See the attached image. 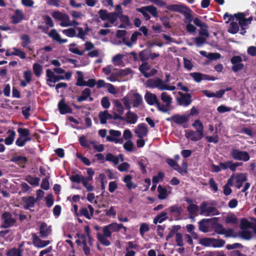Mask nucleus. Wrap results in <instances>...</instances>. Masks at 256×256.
<instances>
[{
    "label": "nucleus",
    "instance_id": "f257e3e1",
    "mask_svg": "<svg viewBox=\"0 0 256 256\" xmlns=\"http://www.w3.org/2000/svg\"><path fill=\"white\" fill-rule=\"evenodd\" d=\"M52 16L55 20L60 21V24L62 27H68L79 24L75 20L70 21V16L66 13H62L58 11L54 12L52 14Z\"/></svg>",
    "mask_w": 256,
    "mask_h": 256
},
{
    "label": "nucleus",
    "instance_id": "f03ea898",
    "mask_svg": "<svg viewBox=\"0 0 256 256\" xmlns=\"http://www.w3.org/2000/svg\"><path fill=\"white\" fill-rule=\"evenodd\" d=\"M72 76V74L70 72L65 73L64 76H57L54 74V72L50 69L46 70V83L50 87L54 86V83L61 80H69Z\"/></svg>",
    "mask_w": 256,
    "mask_h": 256
},
{
    "label": "nucleus",
    "instance_id": "7ed1b4c3",
    "mask_svg": "<svg viewBox=\"0 0 256 256\" xmlns=\"http://www.w3.org/2000/svg\"><path fill=\"white\" fill-rule=\"evenodd\" d=\"M236 15L237 14L232 15L227 12L224 15V20H226L228 18V20L226 21V23L231 22L228 29V32L232 34L238 32L239 30V26H240L239 24V16Z\"/></svg>",
    "mask_w": 256,
    "mask_h": 256
},
{
    "label": "nucleus",
    "instance_id": "20e7f679",
    "mask_svg": "<svg viewBox=\"0 0 256 256\" xmlns=\"http://www.w3.org/2000/svg\"><path fill=\"white\" fill-rule=\"evenodd\" d=\"M137 11L142 13L146 20H148L150 18L148 12L155 18L158 17L157 9L153 6H142L137 8Z\"/></svg>",
    "mask_w": 256,
    "mask_h": 256
},
{
    "label": "nucleus",
    "instance_id": "39448f33",
    "mask_svg": "<svg viewBox=\"0 0 256 256\" xmlns=\"http://www.w3.org/2000/svg\"><path fill=\"white\" fill-rule=\"evenodd\" d=\"M230 154L234 159L244 162L248 161L250 158L246 152L242 151L236 148H232L230 152Z\"/></svg>",
    "mask_w": 256,
    "mask_h": 256
},
{
    "label": "nucleus",
    "instance_id": "423d86ee",
    "mask_svg": "<svg viewBox=\"0 0 256 256\" xmlns=\"http://www.w3.org/2000/svg\"><path fill=\"white\" fill-rule=\"evenodd\" d=\"M116 118L120 120L126 121L129 124H135L138 121V116L137 114L130 110L124 116L119 114L116 116Z\"/></svg>",
    "mask_w": 256,
    "mask_h": 256
},
{
    "label": "nucleus",
    "instance_id": "0eeeda50",
    "mask_svg": "<svg viewBox=\"0 0 256 256\" xmlns=\"http://www.w3.org/2000/svg\"><path fill=\"white\" fill-rule=\"evenodd\" d=\"M200 214L206 216L218 215L219 214L215 208L209 206L206 202L202 203L200 206Z\"/></svg>",
    "mask_w": 256,
    "mask_h": 256
},
{
    "label": "nucleus",
    "instance_id": "6e6552de",
    "mask_svg": "<svg viewBox=\"0 0 256 256\" xmlns=\"http://www.w3.org/2000/svg\"><path fill=\"white\" fill-rule=\"evenodd\" d=\"M189 119L190 115L176 114L166 118V120L178 124H182L186 122Z\"/></svg>",
    "mask_w": 256,
    "mask_h": 256
},
{
    "label": "nucleus",
    "instance_id": "1a4fd4ad",
    "mask_svg": "<svg viewBox=\"0 0 256 256\" xmlns=\"http://www.w3.org/2000/svg\"><path fill=\"white\" fill-rule=\"evenodd\" d=\"M178 94L180 96L177 98V102L179 105L188 106L191 104L192 100L190 94H183L181 92H178Z\"/></svg>",
    "mask_w": 256,
    "mask_h": 256
},
{
    "label": "nucleus",
    "instance_id": "9d476101",
    "mask_svg": "<svg viewBox=\"0 0 256 256\" xmlns=\"http://www.w3.org/2000/svg\"><path fill=\"white\" fill-rule=\"evenodd\" d=\"M184 132L185 137L187 139L194 142L200 140L204 136V134H200L198 132L192 130H186Z\"/></svg>",
    "mask_w": 256,
    "mask_h": 256
},
{
    "label": "nucleus",
    "instance_id": "9b49d317",
    "mask_svg": "<svg viewBox=\"0 0 256 256\" xmlns=\"http://www.w3.org/2000/svg\"><path fill=\"white\" fill-rule=\"evenodd\" d=\"M113 104L114 118L117 120L118 118H116V116L119 114L122 116L124 112V108L121 102L118 100H114L113 102Z\"/></svg>",
    "mask_w": 256,
    "mask_h": 256
},
{
    "label": "nucleus",
    "instance_id": "f8f14e48",
    "mask_svg": "<svg viewBox=\"0 0 256 256\" xmlns=\"http://www.w3.org/2000/svg\"><path fill=\"white\" fill-rule=\"evenodd\" d=\"M134 133L139 138H143L148 134V128L144 124H140L134 129Z\"/></svg>",
    "mask_w": 256,
    "mask_h": 256
},
{
    "label": "nucleus",
    "instance_id": "ddd939ff",
    "mask_svg": "<svg viewBox=\"0 0 256 256\" xmlns=\"http://www.w3.org/2000/svg\"><path fill=\"white\" fill-rule=\"evenodd\" d=\"M6 55V56H16L20 57L21 59H24L26 58V54L24 52L16 48L8 49Z\"/></svg>",
    "mask_w": 256,
    "mask_h": 256
},
{
    "label": "nucleus",
    "instance_id": "4468645a",
    "mask_svg": "<svg viewBox=\"0 0 256 256\" xmlns=\"http://www.w3.org/2000/svg\"><path fill=\"white\" fill-rule=\"evenodd\" d=\"M110 136H106V140L108 142L118 143V138L120 136L122 133L119 130H109Z\"/></svg>",
    "mask_w": 256,
    "mask_h": 256
},
{
    "label": "nucleus",
    "instance_id": "2eb2a0df",
    "mask_svg": "<svg viewBox=\"0 0 256 256\" xmlns=\"http://www.w3.org/2000/svg\"><path fill=\"white\" fill-rule=\"evenodd\" d=\"M236 16H239V24L242 30H244V27L250 24L252 20V17L246 18L245 16L243 13H238Z\"/></svg>",
    "mask_w": 256,
    "mask_h": 256
},
{
    "label": "nucleus",
    "instance_id": "dca6fc26",
    "mask_svg": "<svg viewBox=\"0 0 256 256\" xmlns=\"http://www.w3.org/2000/svg\"><path fill=\"white\" fill-rule=\"evenodd\" d=\"M90 94L91 90L88 88H86L82 91L81 96L78 98V101L82 102L88 99L89 101L92 102L93 98L90 96Z\"/></svg>",
    "mask_w": 256,
    "mask_h": 256
},
{
    "label": "nucleus",
    "instance_id": "f3484780",
    "mask_svg": "<svg viewBox=\"0 0 256 256\" xmlns=\"http://www.w3.org/2000/svg\"><path fill=\"white\" fill-rule=\"evenodd\" d=\"M132 96V102L134 107H138L142 102V96L137 92H130Z\"/></svg>",
    "mask_w": 256,
    "mask_h": 256
},
{
    "label": "nucleus",
    "instance_id": "a211bd4d",
    "mask_svg": "<svg viewBox=\"0 0 256 256\" xmlns=\"http://www.w3.org/2000/svg\"><path fill=\"white\" fill-rule=\"evenodd\" d=\"M172 191V188L169 187L168 188V190L162 186L160 185H159L158 188V198L160 200H164L166 199L169 194H170Z\"/></svg>",
    "mask_w": 256,
    "mask_h": 256
},
{
    "label": "nucleus",
    "instance_id": "6ab92c4d",
    "mask_svg": "<svg viewBox=\"0 0 256 256\" xmlns=\"http://www.w3.org/2000/svg\"><path fill=\"white\" fill-rule=\"evenodd\" d=\"M200 244L206 246L221 248L224 244V241H200Z\"/></svg>",
    "mask_w": 256,
    "mask_h": 256
},
{
    "label": "nucleus",
    "instance_id": "aec40b11",
    "mask_svg": "<svg viewBox=\"0 0 256 256\" xmlns=\"http://www.w3.org/2000/svg\"><path fill=\"white\" fill-rule=\"evenodd\" d=\"M157 88L160 90H167L172 91L175 90L176 88L174 86H169L164 80L158 78Z\"/></svg>",
    "mask_w": 256,
    "mask_h": 256
},
{
    "label": "nucleus",
    "instance_id": "412c9836",
    "mask_svg": "<svg viewBox=\"0 0 256 256\" xmlns=\"http://www.w3.org/2000/svg\"><path fill=\"white\" fill-rule=\"evenodd\" d=\"M144 98L147 103L150 105L156 104L158 102L156 95L150 92H146Z\"/></svg>",
    "mask_w": 256,
    "mask_h": 256
},
{
    "label": "nucleus",
    "instance_id": "4be33fe9",
    "mask_svg": "<svg viewBox=\"0 0 256 256\" xmlns=\"http://www.w3.org/2000/svg\"><path fill=\"white\" fill-rule=\"evenodd\" d=\"M2 220H4L3 226L5 228L12 226L14 222V220L12 218L10 214L8 212H5L3 214Z\"/></svg>",
    "mask_w": 256,
    "mask_h": 256
},
{
    "label": "nucleus",
    "instance_id": "5701e85b",
    "mask_svg": "<svg viewBox=\"0 0 256 256\" xmlns=\"http://www.w3.org/2000/svg\"><path fill=\"white\" fill-rule=\"evenodd\" d=\"M122 156L121 154H120L119 156H118L113 155L111 153H108L106 156V160L112 162L115 165L118 164L120 162H122Z\"/></svg>",
    "mask_w": 256,
    "mask_h": 256
},
{
    "label": "nucleus",
    "instance_id": "b1692460",
    "mask_svg": "<svg viewBox=\"0 0 256 256\" xmlns=\"http://www.w3.org/2000/svg\"><path fill=\"white\" fill-rule=\"evenodd\" d=\"M12 22L18 24L24 18V14L22 10H16L14 14L12 16Z\"/></svg>",
    "mask_w": 256,
    "mask_h": 256
},
{
    "label": "nucleus",
    "instance_id": "393cba45",
    "mask_svg": "<svg viewBox=\"0 0 256 256\" xmlns=\"http://www.w3.org/2000/svg\"><path fill=\"white\" fill-rule=\"evenodd\" d=\"M210 219H203L199 222V229L200 231L206 232L210 228Z\"/></svg>",
    "mask_w": 256,
    "mask_h": 256
},
{
    "label": "nucleus",
    "instance_id": "a878e982",
    "mask_svg": "<svg viewBox=\"0 0 256 256\" xmlns=\"http://www.w3.org/2000/svg\"><path fill=\"white\" fill-rule=\"evenodd\" d=\"M166 8L170 11L176 12L180 13L184 12L186 9V8L184 6L178 4L167 6H166Z\"/></svg>",
    "mask_w": 256,
    "mask_h": 256
},
{
    "label": "nucleus",
    "instance_id": "bb28decb",
    "mask_svg": "<svg viewBox=\"0 0 256 256\" xmlns=\"http://www.w3.org/2000/svg\"><path fill=\"white\" fill-rule=\"evenodd\" d=\"M22 200L25 204L24 207L26 209H30L31 208H33L36 202L34 198L32 196L24 197Z\"/></svg>",
    "mask_w": 256,
    "mask_h": 256
},
{
    "label": "nucleus",
    "instance_id": "cd10ccee",
    "mask_svg": "<svg viewBox=\"0 0 256 256\" xmlns=\"http://www.w3.org/2000/svg\"><path fill=\"white\" fill-rule=\"evenodd\" d=\"M141 33L138 32H136L133 33L130 37V40H124V44L128 47H132L134 44L136 43L138 37L141 36Z\"/></svg>",
    "mask_w": 256,
    "mask_h": 256
},
{
    "label": "nucleus",
    "instance_id": "c85d7f7f",
    "mask_svg": "<svg viewBox=\"0 0 256 256\" xmlns=\"http://www.w3.org/2000/svg\"><path fill=\"white\" fill-rule=\"evenodd\" d=\"M58 107L61 114H64L72 112L70 108L64 102L63 100L58 103Z\"/></svg>",
    "mask_w": 256,
    "mask_h": 256
},
{
    "label": "nucleus",
    "instance_id": "c756f323",
    "mask_svg": "<svg viewBox=\"0 0 256 256\" xmlns=\"http://www.w3.org/2000/svg\"><path fill=\"white\" fill-rule=\"evenodd\" d=\"M233 176H234V178L237 184L236 186L238 188H240L242 183L246 180V174H237Z\"/></svg>",
    "mask_w": 256,
    "mask_h": 256
},
{
    "label": "nucleus",
    "instance_id": "7c9ffc66",
    "mask_svg": "<svg viewBox=\"0 0 256 256\" xmlns=\"http://www.w3.org/2000/svg\"><path fill=\"white\" fill-rule=\"evenodd\" d=\"M218 233L223 234L226 238L234 237V232L232 229L225 230L220 224L218 225Z\"/></svg>",
    "mask_w": 256,
    "mask_h": 256
},
{
    "label": "nucleus",
    "instance_id": "2f4dec72",
    "mask_svg": "<svg viewBox=\"0 0 256 256\" xmlns=\"http://www.w3.org/2000/svg\"><path fill=\"white\" fill-rule=\"evenodd\" d=\"M123 181L128 189L135 188L136 187V184L132 182V176L130 174L126 176L123 178Z\"/></svg>",
    "mask_w": 256,
    "mask_h": 256
},
{
    "label": "nucleus",
    "instance_id": "473e14b6",
    "mask_svg": "<svg viewBox=\"0 0 256 256\" xmlns=\"http://www.w3.org/2000/svg\"><path fill=\"white\" fill-rule=\"evenodd\" d=\"M68 50L71 52L78 56H82L84 53V50H80L76 44H70L68 46Z\"/></svg>",
    "mask_w": 256,
    "mask_h": 256
},
{
    "label": "nucleus",
    "instance_id": "72a5a7b5",
    "mask_svg": "<svg viewBox=\"0 0 256 256\" xmlns=\"http://www.w3.org/2000/svg\"><path fill=\"white\" fill-rule=\"evenodd\" d=\"M161 100L168 106H170L172 102V98L166 92H162L160 95Z\"/></svg>",
    "mask_w": 256,
    "mask_h": 256
},
{
    "label": "nucleus",
    "instance_id": "f704fd0d",
    "mask_svg": "<svg viewBox=\"0 0 256 256\" xmlns=\"http://www.w3.org/2000/svg\"><path fill=\"white\" fill-rule=\"evenodd\" d=\"M49 36L59 43L62 44L65 43L67 42L66 39L61 38L60 34L57 32L55 30H52L50 32Z\"/></svg>",
    "mask_w": 256,
    "mask_h": 256
},
{
    "label": "nucleus",
    "instance_id": "c9c22d12",
    "mask_svg": "<svg viewBox=\"0 0 256 256\" xmlns=\"http://www.w3.org/2000/svg\"><path fill=\"white\" fill-rule=\"evenodd\" d=\"M190 204L188 207V210L189 213L190 218H193L194 215L198 210V207L196 204H194L191 202L188 201Z\"/></svg>",
    "mask_w": 256,
    "mask_h": 256
},
{
    "label": "nucleus",
    "instance_id": "e433bc0d",
    "mask_svg": "<svg viewBox=\"0 0 256 256\" xmlns=\"http://www.w3.org/2000/svg\"><path fill=\"white\" fill-rule=\"evenodd\" d=\"M7 134H8V136L4 140V142L6 145H10L14 141L16 133L12 130H8L7 132Z\"/></svg>",
    "mask_w": 256,
    "mask_h": 256
},
{
    "label": "nucleus",
    "instance_id": "4c0bfd02",
    "mask_svg": "<svg viewBox=\"0 0 256 256\" xmlns=\"http://www.w3.org/2000/svg\"><path fill=\"white\" fill-rule=\"evenodd\" d=\"M76 242L83 249L86 254H90V250L88 246L91 245V241H76Z\"/></svg>",
    "mask_w": 256,
    "mask_h": 256
},
{
    "label": "nucleus",
    "instance_id": "58836bf2",
    "mask_svg": "<svg viewBox=\"0 0 256 256\" xmlns=\"http://www.w3.org/2000/svg\"><path fill=\"white\" fill-rule=\"evenodd\" d=\"M132 96H130V92L122 99V102L126 108L128 110L131 108V104H132Z\"/></svg>",
    "mask_w": 256,
    "mask_h": 256
},
{
    "label": "nucleus",
    "instance_id": "ea45409f",
    "mask_svg": "<svg viewBox=\"0 0 256 256\" xmlns=\"http://www.w3.org/2000/svg\"><path fill=\"white\" fill-rule=\"evenodd\" d=\"M124 56L122 54H118L112 58V62L116 66H121L123 64L122 59Z\"/></svg>",
    "mask_w": 256,
    "mask_h": 256
},
{
    "label": "nucleus",
    "instance_id": "a19ab883",
    "mask_svg": "<svg viewBox=\"0 0 256 256\" xmlns=\"http://www.w3.org/2000/svg\"><path fill=\"white\" fill-rule=\"evenodd\" d=\"M98 116L100 123L102 124H106L107 120L112 118L111 114H110L107 110L100 112Z\"/></svg>",
    "mask_w": 256,
    "mask_h": 256
},
{
    "label": "nucleus",
    "instance_id": "79ce46f5",
    "mask_svg": "<svg viewBox=\"0 0 256 256\" xmlns=\"http://www.w3.org/2000/svg\"><path fill=\"white\" fill-rule=\"evenodd\" d=\"M108 226L112 232H118L122 228H123L125 232L126 230V228L122 224H118L116 222H113Z\"/></svg>",
    "mask_w": 256,
    "mask_h": 256
},
{
    "label": "nucleus",
    "instance_id": "37998d69",
    "mask_svg": "<svg viewBox=\"0 0 256 256\" xmlns=\"http://www.w3.org/2000/svg\"><path fill=\"white\" fill-rule=\"evenodd\" d=\"M192 126L196 129V131L200 134H204V127L203 124L199 120H196L192 124Z\"/></svg>",
    "mask_w": 256,
    "mask_h": 256
},
{
    "label": "nucleus",
    "instance_id": "c03bdc74",
    "mask_svg": "<svg viewBox=\"0 0 256 256\" xmlns=\"http://www.w3.org/2000/svg\"><path fill=\"white\" fill-rule=\"evenodd\" d=\"M50 232V228L46 224L42 223L40 226V233L43 238L47 236Z\"/></svg>",
    "mask_w": 256,
    "mask_h": 256
},
{
    "label": "nucleus",
    "instance_id": "a18cd8bd",
    "mask_svg": "<svg viewBox=\"0 0 256 256\" xmlns=\"http://www.w3.org/2000/svg\"><path fill=\"white\" fill-rule=\"evenodd\" d=\"M190 76L197 82H199L203 80L208 79L206 75L202 74L199 72H192L190 74Z\"/></svg>",
    "mask_w": 256,
    "mask_h": 256
},
{
    "label": "nucleus",
    "instance_id": "49530a36",
    "mask_svg": "<svg viewBox=\"0 0 256 256\" xmlns=\"http://www.w3.org/2000/svg\"><path fill=\"white\" fill-rule=\"evenodd\" d=\"M150 68V66L148 63L144 62L140 66L139 70L143 74L146 78H148L150 76L148 72H147Z\"/></svg>",
    "mask_w": 256,
    "mask_h": 256
},
{
    "label": "nucleus",
    "instance_id": "de8ad7c7",
    "mask_svg": "<svg viewBox=\"0 0 256 256\" xmlns=\"http://www.w3.org/2000/svg\"><path fill=\"white\" fill-rule=\"evenodd\" d=\"M168 218L167 213L166 212H162L158 214L154 220V223L156 224L158 223H162Z\"/></svg>",
    "mask_w": 256,
    "mask_h": 256
},
{
    "label": "nucleus",
    "instance_id": "09e8293b",
    "mask_svg": "<svg viewBox=\"0 0 256 256\" xmlns=\"http://www.w3.org/2000/svg\"><path fill=\"white\" fill-rule=\"evenodd\" d=\"M31 140V138H26L24 137L20 136L16 141V144L20 147L24 146L26 143Z\"/></svg>",
    "mask_w": 256,
    "mask_h": 256
},
{
    "label": "nucleus",
    "instance_id": "8fccbe9b",
    "mask_svg": "<svg viewBox=\"0 0 256 256\" xmlns=\"http://www.w3.org/2000/svg\"><path fill=\"white\" fill-rule=\"evenodd\" d=\"M226 222L228 224H236L238 222V220L233 214H228L226 218Z\"/></svg>",
    "mask_w": 256,
    "mask_h": 256
},
{
    "label": "nucleus",
    "instance_id": "3c124183",
    "mask_svg": "<svg viewBox=\"0 0 256 256\" xmlns=\"http://www.w3.org/2000/svg\"><path fill=\"white\" fill-rule=\"evenodd\" d=\"M158 78H150L146 82L147 86L151 88H158Z\"/></svg>",
    "mask_w": 256,
    "mask_h": 256
},
{
    "label": "nucleus",
    "instance_id": "603ef678",
    "mask_svg": "<svg viewBox=\"0 0 256 256\" xmlns=\"http://www.w3.org/2000/svg\"><path fill=\"white\" fill-rule=\"evenodd\" d=\"M76 73L78 76L76 84L78 86H85L86 81L84 80V75L82 72L78 71Z\"/></svg>",
    "mask_w": 256,
    "mask_h": 256
},
{
    "label": "nucleus",
    "instance_id": "864d4df0",
    "mask_svg": "<svg viewBox=\"0 0 256 256\" xmlns=\"http://www.w3.org/2000/svg\"><path fill=\"white\" fill-rule=\"evenodd\" d=\"M90 180H91L88 179V178L84 176L81 182L84 186L89 192H91L94 190V186L92 184H88V182Z\"/></svg>",
    "mask_w": 256,
    "mask_h": 256
},
{
    "label": "nucleus",
    "instance_id": "5fc2aeb1",
    "mask_svg": "<svg viewBox=\"0 0 256 256\" xmlns=\"http://www.w3.org/2000/svg\"><path fill=\"white\" fill-rule=\"evenodd\" d=\"M32 68L36 76H39L41 75L42 73V66L41 65L38 63H35L34 64Z\"/></svg>",
    "mask_w": 256,
    "mask_h": 256
},
{
    "label": "nucleus",
    "instance_id": "6e6d98bb",
    "mask_svg": "<svg viewBox=\"0 0 256 256\" xmlns=\"http://www.w3.org/2000/svg\"><path fill=\"white\" fill-rule=\"evenodd\" d=\"M76 36L81 38L82 40L84 39V36L86 34V32L83 30L82 28L78 27L76 28Z\"/></svg>",
    "mask_w": 256,
    "mask_h": 256
},
{
    "label": "nucleus",
    "instance_id": "4d7b16f0",
    "mask_svg": "<svg viewBox=\"0 0 256 256\" xmlns=\"http://www.w3.org/2000/svg\"><path fill=\"white\" fill-rule=\"evenodd\" d=\"M79 142L80 145L84 147L90 148L91 146L90 142L88 141L84 136L79 138Z\"/></svg>",
    "mask_w": 256,
    "mask_h": 256
},
{
    "label": "nucleus",
    "instance_id": "13d9d810",
    "mask_svg": "<svg viewBox=\"0 0 256 256\" xmlns=\"http://www.w3.org/2000/svg\"><path fill=\"white\" fill-rule=\"evenodd\" d=\"M18 132L20 136L30 138V131L28 129L20 128H18Z\"/></svg>",
    "mask_w": 256,
    "mask_h": 256
},
{
    "label": "nucleus",
    "instance_id": "bf43d9fd",
    "mask_svg": "<svg viewBox=\"0 0 256 256\" xmlns=\"http://www.w3.org/2000/svg\"><path fill=\"white\" fill-rule=\"evenodd\" d=\"M23 77L24 80L30 83L32 81V74L30 70H25L23 72Z\"/></svg>",
    "mask_w": 256,
    "mask_h": 256
},
{
    "label": "nucleus",
    "instance_id": "052dcab7",
    "mask_svg": "<svg viewBox=\"0 0 256 256\" xmlns=\"http://www.w3.org/2000/svg\"><path fill=\"white\" fill-rule=\"evenodd\" d=\"M124 148L128 152H132L134 149V144L131 140H128L124 143Z\"/></svg>",
    "mask_w": 256,
    "mask_h": 256
},
{
    "label": "nucleus",
    "instance_id": "680f3d73",
    "mask_svg": "<svg viewBox=\"0 0 256 256\" xmlns=\"http://www.w3.org/2000/svg\"><path fill=\"white\" fill-rule=\"evenodd\" d=\"M118 14L116 12L109 13L107 20L110 23V24H114L118 20Z\"/></svg>",
    "mask_w": 256,
    "mask_h": 256
},
{
    "label": "nucleus",
    "instance_id": "e2e57ef3",
    "mask_svg": "<svg viewBox=\"0 0 256 256\" xmlns=\"http://www.w3.org/2000/svg\"><path fill=\"white\" fill-rule=\"evenodd\" d=\"M132 71L130 68L120 70L118 71V74L121 77H124L128 75H132Z\"/></svg>",
    "mask_w": 256,
    "mask_h": 256
},
{
    "label": "nucleus",
    "instance_id": "0e129e2a",
    "mask_svg": "<svg viewBox=\"0 0 256 256\" xmlns=\"http://www.w3.org/2000/svg\"><path fill=\"white\" fill-rule=\"evenodd\" d=\"M22 42V46L26 48H30V40L28 36L24 35L21 38Z\"/></svg>",
    "mask_w": 256,
    "mask_h": 256
},
{
    "label": "nucleus",
    "instance_id": "69168bd1",
    "mask_svg": "<svg viewBox=\"0 0 256 256\" xmlns=\"http://www.w3.org/2000/svg\"><path fill=\"white\" fill-rule=\"evenodd\" d=\"M70 13L72 18L76 20H82L84 16V14L76 10H72Z\"/></svg>",
    "mask_w": 256,
    "mask_h": 256
},
{
    "label": "nucleus",
    "instance_id": "338daca9",
    "mask_svg": "<svg viewBox=\"0 0 256 256\" xmlns=\"http://www.w3.org/2000/svg\"><path fill=\"white\" fill-rule=\"evenodd\" d=\"M62 32L67 36L70 38L76 36L75 30L72 28L64 30L62 31Z\"/></svg>",
    "mask_w": 256,
    "mask_h": 256
},
{
    "label": "nucleus",
    "instance_id": "774afa93",
    "mask_svg": "<svg viewBox=\"0 0 256 256\" xmlns=\"http://www.w3.org/2000/svg\"><path fill=\"white\" fill-rule=\"evenodd\" d=\"M27 182L30 184L37 186L39 184L40 179L38 178L29 176L26 178Z\"/></svg>",
    "mask_w": 256,
    "mask_h": 256
}]
</instances>
